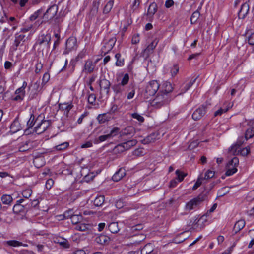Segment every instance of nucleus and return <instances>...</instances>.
<instances>
[{"label":"nucleus","mask_w":254,"mask_h":254,"mask_svg":"<svg viewBox=\"0 0 254 254\" xmlns=\"http://www.w3.org/2000/svg\"><path fill=\"white\" fill-rule=\"evenodd\" d=\"M32 193V190L31 189H28L24 190L22 192V194L23 197L28 198L31 195Z\"/></svg>","instance_id":"nucleus-51"},{"label":"nucleus","mask_w":254,"mask_h":254,"mask_svg":"<svg viewBox=\"0 0 254 254\" xmlns=\"http://www.w3.org/2000/svg\"><path fill=\"white\" fill-rule=\"evenodd\" d=\"M35 120V116L33 114H31L29 120L27 122V126L28 128H31L35 124H36Z\"/></svg>","instance_id":"nucleus-43"},{"label":"nucleus","mask_w":254,"mask_h":254,"mask_svg":"<svg viewBox=\"0 0 254 254\" xmlns=\"http://www.w3.org/2000/svg\"><path fill=\"white\" fill-rule=\"evenodd\" d=\"M175 173L177 176V179L179 182L182 181L184 178L187 176V173H184L182 171H181L179 170H177L175 172Z\"/></svg>","instance_id":"nucleus-38"},{"label":"nucleus","mask_w":254,"mask_h":254,"mask_svg":"<svg viewBox=\"0 0 254 254\" xmlns=\"http://www.w3.org/2000/svg\"><path fill=\"white\" fill-rule=\"evenodd\" d=\"M116 41V39L115 38H110L108 40V41L105 42L104 43V46L102 48V51L103 52H104L105 54L108 53L110 51L113 47H114L115 42Z\"/></svg>","instance_id":"nucleus-13"},{"label":"nucleus","mask_w":254,"mask_h":254,"mask_svg":"<svg viewBox=\"0 0 254 254\" xmlns=\"http://www.w3.org/2000/svg\"><path fill=\"white\" fill-rule=\"evenodd\" d=\"M86 52L87 50L85 48H84L75 57V61H78L79 59H83L86 56L87 53Z\"/></svg>","instance_id":"nucleus-48"},{"label":"nucleus","mask_w":254,"mask_h":254,"mask_svg":"<svg viewBox=\"0 0 254 254\" xmlns=\"http://www.w3.org/2000/svg\"><path fill=\"white\" fill-rule=\"evenodd\" d=\"M153 251L152 245L150 243L146 244L141 250V254H149Z\"/></svg>","instance_id":"nucleus-29"},{"label":"nucleus","mask_w":254,"mask_h":254,"mask_svg":"<svg viewBox=\"0 0 254 254\" xmlns=\"http://www.w3.org/2000/svg\"><path fill=\"white\" fill-rule=\"evenodd\" d=\"M215 175V172L208 170L206 171L205 174L203 179H209L214 177Z\"/></svg>","instance_id":"nucleus-53"},{"label":"nucleus","mask_w":254,"mask_h":254,"mask_svg":"<svg viewBox=\"0 0 254 254\" xmlns=\"http://www.w3.org/2000/svg\"><path fill=\"white\" fill-rule=\"evenodd\" d=\"M249 11V5L247 3L243 4L238 13V17L240 19H244L248 13Z\"/></svg>","instance_id":"nucleus-19"},{"label":"nucleus","mask_w":254,"mask_h":254,"mask_svg":"<svg viewBox=\"0 0 254 254\" xmlns=\"http://www.w3.org/2000/svg\"><path fill=\"white\" fill-rule=\"evenodd\" d=\"M108 229L112 233H117L120 230L117 222L111 223L108 226Z\"/></svg>","instance_id":"nucleus-26"},{"label":"nucleus","mask_w":254,"mask_h":254,"mask_svg":"<svg viewBox=\"0 0 254 254\" xmlns=\"http://www.w3.org/2000/svg\"><path fill=\"white\" fill-rule=\"evenodd\" d=\"M51 40V35L50 33L42 34L38 36L34 46H39V48L45 46L47 48H49Z\"/></svg>","instance_id":"nucleus-4"},{"label":"nucleus","mask_w":254,"mask_h":254,"mask_svg":"<svg viewBox=\"0 0 254 254\" xmlns=\"http://www.w3.org/2000/svg\"><path fill=\"white\" fill-rule=\"evenodd\" d=\"M248 41L250 45H254V32L252 33L248 38Z\"/></svg>","instance_id":"nucleus-64"},{"label":"nucleus","mask_w":254,"mask_h":254,"mask_svg":"<svg viewBox=\"0 0 254 254\" xmlns=\"http://www.w3.org/2000/svg\"><path fill=\"white\" fill-rule=\"evenodd\" d=\"M1 200L3 204L11 205L13 199L10 195L3 194L1 197Z\"/></svg>","instance_id":"nucleus-25"},{"label":"nucleus","mask_w":254,"mask_h":254,"mask_svg":"<svg viewBox=\"0 0 254 254\" xmlns=\"http://www.w3.org/2000/svg\"><path fill=\"white\" fill-rule=\"evenodd\" d=\"M116 59L115 64L117 66H123L124 65L125 60L124 59H121V55L120 53H117L115 56Z\"/></svg>","instance_id":"nucleus-30"},{"label":"nucleus","mask_w":254,"mask_h":254,"mask_svg":"<svg viewBox=\"0 0 254 254\" xmlns=\"http://www.w3.org/2000/svg\"><path fill=\"white\" fill-rule=\"evenodd\" d=\"M179 70V67L178 64H174L172 67H171L170 70V73L171 74L172 77H175Z\"/></svg>","instance_id":"nucleus-45"},{"label":"nucleus","mask_w":254,"mask_h":254,"mask_svg":"<svg viewBox=\"0 0 254 254\" xmlns=\"http://www.w3.org/2000/svg\"><path fill=\"white\" fill-rule=\"evenodd\" d=\"M54 181L52 179H49L47 180L45 187L47 189L50 190L54 185Z\"/></svg>","instance_id":"nucleus-57"},{"label":"nucleus","mask_w":254,"mask_h":254,"mask_svg":"<svg viewBox=\"0 0 254 254\" xmlns=\"http://www.w3.org/2000/svg\"><path fill=\"white\" fill-rule=\"evenodd\" d=\"M95 66V63H93L91 60H87L85 62V64L82 71L85 72L86 74H90L94 71Z\"/></svg>","instance_id":"nucleus-11"},{"label":"nucleus","mask_w":254,"mask_h":254,"mask_svg":"<svg viewBox=\"0 0 254 254\" xmlns=\"http://www.w3.org/2000/svg\"><path fill=\"white\" fill-rule=\"evenodd\" d=\"M157 11V5L155 2L151 3L148 9L146 14L147 20L149 21H152L153 18V15Z\"/></svg>","instance_id":"nucleus-12"},{"label":"nucleus","mask_w":254,"mask_h":254,"mask_svg":"<svg viewBox=\"0 0 254 254\" xmlns=\"http://www.w3.org/2000/svg\"><path fill=\"white\" fill-rule=\"evenodd\" d=\"M122 86V85H121L120 84L114 85L112 87V88H113L114 92H115L116 94H117V93H120L122 92V91L123 90Z\"/></svg>","instance_id":"nucleus-54"},{"label":"nucleus","mask_w":254,"mask_h":254,"mask_svg":"<svg viewBox=\"0 0 254 254\" xmlns=\"http://www.w3.org/2000/svg\"><path fill=\"white\" fill-rule=\"evenodd\" d=\"M88 226L89 225L88 224L79 223L76 225L75 229L78 231H85L88 229Z\"/></svg>","instance_id":"nucleus-41"},{"label":"nucleus","mask_w":254,"mask_h":254,"mask_svg":"<svg viewBox=\"0 0 254 254\" xmlns=\"http://www.w3.org/2000/svg\"><path fill=\"white\" fill-rule=\"evenodd\" d=\"M245 226V221L244 220L241 219L237 221L233 228V232L236 234L241 230Z\"/></svg>","instance_id":"nucleus-24"},{"label":"nucleus","mask_w":254,"mask_h":254,"mask_svg":"<svg viewBox=\"0 0 254 254\" xmlns=\"http://www.w3.org/2000/svg\"><path fill=\"white\" fill-rule=\"evenodd\" d=\"M43 68V64L41 63H37L35 65V72L36 73H39Z\"/></svg>","instance_id":"nucleus-59"},{"label":"nucleus","mask_w":254,"mask_h":254,"mask_svg":"<svg viewBox=\"0 0 254 254\" xmlns=\"http://www.w3.org/2000/svg\"><path fill=\"white\" fill-rule=\"evenodd\" d=\"M77 40L76 37H70L66 41L65 44V49L64 52V54H68L70 51L76 49Z\"/></svg>","instance_id":"nucleus-7"},{"label":"nucleus","mask_w":254,"mask_h":254,"mask_svg":"<svg viewBox=\"0 0 254 254\" xmlns=\"http://www.w3.org/2000/svg\"><path fill=\"white\" fill-rule=\"evenodd\" d=\"M50 74L49 73L46 72L44 74L42 78V83L45 84L50 79Z\"/></svg>","instance_id":"nucleus-60"},{"label":"nucleus","mask_w":254,"mask_h":254,"mask_svg":"<svg viewBox=\"0 0 254 254\" xmlns=\"http://www.w3.org/2000/svg\"><path fill=\"white\" fill-rule=\"evenodd\" d=\"M207 198V195L205 194H200L197 197L191 200L188 202L186 205V209L192 210L194 206H197L201 202L205 200Z\"/></svg>","instance_id":"nucleus-6"},{"label":"nucleus","mask_w":254,"mask_h":254,"mask_svg":"<svg viewBox=\"0 0 254 254\" xmlns=\"http://www.w3.org/2000/svg\"><path fill=\"white\" fill-rule=\"evenodd\" d=\"M74 212L73 209H69L67 211H66L64 215L63 216L65 219H68V218H71L72 216H73Z\"/></svg>","instance_id":"nucleus-50"},{"label":"nucleus","mask_w":254,"mask_h":254,"mask_svg":"<svg viewBox=\"0 0 254 254\" xmlns=\"http://www.w3.org/2000/svg\"><path fill=\"white\" fill-rule=\"evenodd\" d=\"M69 146V143L67 142H65L64 143H62L60 144H59L58 145H56L55 146V149L57 150L61 151L64 149H66Z\"/></svg>","instance_id":"nucleus-46"},{"label":"nucleus","mask_w":254,"mask_h":254,"mask_svg":"<svg viewBox=\"0 0 254 254\" xmlns=\"http://www.w3.org/2000/svg\"><path fill=\"white\" fill-rule=\"evenodd\" d=\"M54 242L59 244L61 247L65 249H68L70 245L68 240L63 237H58L54 239Z\"/></svg>","instance_id":"nucleus-16"},{"label":"nucleus","mask_w":254,"mask_h":254,"mask_svg":"<svg viewBox=\"0 0 254 254\" xmlns=\"http://www.w3.org/2000/svg\"><path fill=\"white\" fill-rule=\"evenodd\" d=\"M134 131V128L133 127L129 126L126 127L121 132V135H127L128 134H131Z\"/></svg>","instance_id":"nucleus-36"},{"label":"nucleus","mask_w":254,"mask_h":254,"mask_svg":"<svg viewBox=\"0 0 254 254\" xmlns=\"http://www.w3.org/2000/svg\"><path fill=\"white\" fill-rule=\"evenodd\" d=\"M119 128L118 127H114L113 128V129L111 131L110 133L106 134V135H101L99 137V139L101 142L104 141L105 140H107V139L112 137L113 136H115L117 135L118 133L119 132Z\"/></svg>","instance_id":"nucleus-18"},{"label":"nucleus","mask_w":254,"mask_h":254,"mask_svg":"<svg viewBox=\"0 0 254 254\" xmlns=\"http://www.w3.org/2000/svg\"><path fill=\"white\" fill-rule=\"evenodd\" d=\"M58 10V6L54 4L51 6L44 13L43 18L45 21L53 19L56 15Z\"/></svg>","instance_id":"nucleus-8"},{"label":"nucleus","mask_w":254,"mask_h":254,"mask_svg":"<svg viewBox=\"0 0 254 254\" xmlns=\"http://www.w3.org/2000/svg\"><path fill=\"white\" fill-rule=\"evenodd\" d=\"M250 152V147L248 146L243 149H242L240 151V153L242 155L245 156H247Z\"/></svg>","instance_id":"nucleus-56"},{"label":"nucleus","mask_w":254,"mask_h":254,"mask_svg":"<svg viewBox=\"0 0 254 254\" xmlns=\"http://www.w3.org/2000/svg\"><path fill=\"white\" fill-rule=\"evenodd\" d=\"M82 219L81 215L74 214L70 218L71 221L73 224H78Z\"/></svg>","instance_id":"nucleus-35"},{"label":"nucleus","mask_w":254,"mask_h":254,"mask_svg":"<svg viewBox=\"0 0 254 254\" xmlns=\"http://www.w3.org/2000/svg\"><path fill=\"white\" fill-rule=\"evenodd\" d=\"M128 81H129V75L127 73H126L124 75L120 84L122 86H124L127 84V83L128 82Z\"/></svg>","instance_id":"nucleus-55"},{"label":"nucleus","mask_w":254,"mask_h":254,"mask_svg":"<svg viewBox=\"0 0 254 254\" xmlns=\"http://www.w3.org/2000/svg\"><path fill=\"white\" fill-rule=\"evenodd\" d=\"M105 199L103 195H99L96 197L94 201V205L96 206H101L104 202Z\"/></svg>","instance_id":"nucleus-32"},{"label":"nucleus","mask_w":254,"mask_h":254,"mask_svg":"<svg viewBox=\"0 0 254 254\" xmlns=\"http://www.w3.org/2000/svg\"><path fill=\"white\" fill-rule=\"evenodd\" d=\"M43 12V10L42 9H41L34 12V13L30 17V20L34 21L40 15L42 14Z\"/></svg>","instance_id":"nucleus-47"},{"label":"nucleus","mask_w":254,"mask_h":254,"mask_svg":"<svg viewBox=\"0 0 254 254\" xmlns=\"http://www.w3.org/2000/svg\"><path fill=\"white\" fill-rule=\"evenodd\" d=\"M137 141L135 139L128 140L125 142L123 143V147L125 148L126 150L130 149L131 147L135 146L137 143Z\"/></svg>","instance_id":"nucleus-31"},{"label":"nucleus","mask_w":254,"mask_h":254,"mask_svg":"<svg viewBox=\"0 0 254 254\" xmlns=\"http://www.w3.org/2000/svg\"><path fill=\"white\" fill-rule=\"evenodd\" d=\"M110 119V117H109L107 113L99 114L97 117V120L100 124L104 123L108 121Z\"/></svg>","instance_id":"nucleus-27"},{"label":"nucleus","mask_w":254,"mask_h":254,"mask_svg":"<svg viewBox=\"0 0 254 254\" xmlns=\"http://www.w3.org/2000/svg\"><path fill=\"white\" fill-rule=\"evenodd\" d=\"M173 89L172 84L170 82H167L165 84L164 90L162 92L169 94L173 91Z\"/></svg>","instance_id":"nucleus-44"},{"label":"nucleus","mask_w":254,"mask_h":254,"mask_svg":"<svg viewBox=\"0 0 254 254\" xmlns=\"http://www.w3.org/2000/svg\"><path fill=\"white\" fill-rule=\"evenodd\" d=\"M114 1L112 0L109 1L104 6L103 12L104 13H108L112 9L113 6Z\"/></svg>","instance_id":"nucleus-37"},{"label":"nucleus","mask_w":254,"mask_h":254,"mask_svg":"<svg viewBox=\"0 0 254 254\" xmlns=\"http://www.w3.org/2000/svg\"><path fill=\"white\" fill-rule=\"evenodd\" d=\"M156 139V134L155 133H152L147 137H146L143 140L142 143L143 144H149L151 142H153Z\"/></svg>","instance_id":"nucleus-28"},{"label":"nucleus","mask_w":254,"mask_h":254,"mask_svg":"<svg viewBox=\"0 0 254 254\" xmlns=\"http://www.w3.org/2000/svg\"><path fill=\"white\" fill-rule=\"evenodd\" d=\"M131 116L133 118L137 120L140 122H143L144 121V118L142 116L140 115L139 114H138L137 113H132L131 115Z\"/></svg>","instance_id":"nucleus-52"},{"label":"nucleus","mask_w":254,"mask_h":254,"mask_svg":"<svg viewBox=\"0 0 254 254\" xmlns=\"http://www.w3.org/2000/svg\"><path fill=\"white\" fill-rule=\"evenodd\" d=\"M96 99L95 94L93 93L89 94L88 97V102L91 105H94Z\"/></svg>","instance_id":"nucleus-49"},{"label":"nucleus","mask_w":254,"mask_h":254,"mask_svg":"<svg viewBox=\"0 0 254 254\" xmlns=\"http://www.w3.org/2000/svg\"><path fill=\"white\" fill-rule=\"evenodd\" d=\"M6 244L11 247H19L22 245V242L16 240H9L5 242Z\"/></svg>","instance_id":"nucleus-39"},{"label":"nucleus","mask_w":254,"mask_h":254,"mask_svg":"<svg viewBox=\"0 0 254 254\" xmlns=\"http://www.w3.org/2000/svg\"><path fill=\"white\" fill-rule=\"evenodd\" d=\"M15 94L16 95H19L24 97L25 95V91L21 88H19L16 90Z\"/></svg>","instance_id":"nucleus-63"},{"label":"nucleus","mask_w":254,"mask_h":254,"mask_svg":"<svg viewBox=\"0 0 254 254\" xmlns=\"http://www.w3.org/2000/svg\"><path fill=\"white\" fill-rule=\"evenodd\" d=\"M111 86L110 82L106 79H102L100 82V87L101 90H104L106 94L108 95Z\"/></svg>","instance_id":"nucleus-21"},{"label":"nucleus","mask_w":254,"mask_h":254,"mask_svg":"<svg viewBox=\"0 0 254 254\" xmlns=\"http://www.w3.org/2000/svg\"><path fill=\"white\" fill-rule=\"evenodd\" d=\"M239 164V159L237 157H233L227 164V170L225 173L227 176H231L237 171V167Z\"/></svg>","instance_id":"nucleus-5"},{"label":"nucleus","mask_w":254,"mask_h":254,"mask_svg":"<svg viewBox=\"0 0 254 254\" xmlns=\"http://www.w3.org/2000/svg\"><path fill=\"white\" fill-rule=\"evenodd\" d=\"M158 42L157 39H154L142 52L143 56L146 58H148L150 55L152 53L153 50L156 47Z\"/></svg>","instance_id":"nucleus-10"},{"label":"nucleus","mask_w":254,"mask_h":254,"mask_svg":"<svg viewBox=\"0 0 254 254\" xmlns=\"http://www.w3.org/2000/svg\"><path fill=\"white\" fill-rule=\"evenodd\" d=\"M170 101L171 97L169 94L159 92L156 97L153 100L151 105L155 108H160L168 104Z\"/></svg>","instance_id":"nucleus-1"},{"label":"nucleus","mask_w":254,"mask_h":254,"mask_svg":"<svg viewBox=\"0 0 254 254\" xmlns=\"http://www.w3.org/2000/svg\"><path fill=\"white\" fill-rule=\"evenodd\" d=\"M22 129L20 123L16 118L10 126V131L13 133H16Z\"/></svg>","instance_id":"nucleus-22"},{"label":"nucleus","mask_w":254,"mask_h":254,"mask_svg":"<svg viewBox=\"0 0 254 254\" xmlns=\"http://www.w3.org/2000/svg\"><path fill=\"white\" fill-rule=\"evenodd\" d=\"M25 41V35L23 34L16 33L15 35V40L13 46H15V50H16L19 46L23 45Z\"/></svg>","instance_id":"nucleus-15"},{"label":"nucleus","mask_w":254,"mask_h":254,"mask_svg":"<svg viewBox=\"0 0 254 254\" xmlns=\"http://www.w3.org/2000/svg\"><path fill=\"white\" fill-rule=\"evenodd\" d=\"M59 109L64 111V114L68 116L69 111L73 107V105L71 102L68 103H61L59 105Z\"/></svg>","instance_id":"nucleus-17"},{"label":"nucleus","mask_w":254,"mask_h":254,"mask_svg":"<svg viewBox=\"0 0 254 254\" xmlns=\"http://www.w3.org/2000/svg\"><path fill=\"white\" fill-rule=\"evenodd\" d=\"M35 122L36 126L34 127V131L38 134H41L45 131L51 124L50 121L41 120L39 117L36 119Z\"/></svg>","instance_id":"nucleus-2"},{"label":"nucleus","mask_w":254,"mask_h":254,"mask_svg":"<svg viewBox=\"0 0 254 254\" xmlns=\"http://www.w3.org/2000/svg\"><path fill=\"white\" fill-rule=\"evenodd\" d=\"M126 175V170L124 168H120L112 177V180L115 182L121 180Z\"/></svg>","instance_id":"nucleus-20"},{"label":"nucleus","mask_w":254,"mask_h":254,"mask_svg":"<svg viewBox=\"0 0 254 254\" xmlns=\"http://www.w3.org/2000/svg\"><path fill=\"white\" fill-rule=\"evenodd\" d=\"M254 136V127H251L246 131L245 137L246 140L251 138Z\"/></svg>","instance_id":"nucleus-34"},{"label":"nucleus","mask_w":254,"mask_h":254,"mask_svg":"<svg viewBox=\"0 0 254 254\" xmlns=\"http://www.w3.org/2000/svg\"><path fill=\"white\" fill-rule=\"evenodd\" d=\"M28 209V204H19L15 203L13 207V212L16 214L24 213Z\"/></svg>","instance_id":"nucleus-14"},{"label":"nucleus","mask_w":254,"mask_h":254,"mask_svg":"<svg viewBox=\"0 0 254 254\" xmlns=\"http://www.w3.org/2000/svg\"><path fill=\"white\" fill-rule=\"evenodd\" d=\"M110 240V238L105 235H100L95 238L96 242L101 245L108 244Z\"/></svg>","instance_id":"nucleus-23"},{"label":"nucleus","mask_w":254,"mask_h":254,"mask_svg":"<svg viewBox=\"0 0 254 254\" xmlns=\"http://www.w3.org/2000/svg\"><path fill=\"white\" fill-rule=\"evenodd\" d=\"M200 15V13L198 10L194 12L190 17L191 23H195L199 18Z\"/></svg>","instance_id":"nucleus-42"},{"label":"nucleus","mask_w":254,"mask_h":254,"mask_svg":"<svg viewBox=\"0 0 254 254\" xmlns=\"http://www.w3.org/2000/svg\"><path fill=\"white\" fill-rule=\"evenodd\" d=\"M196 79V78L193 79H191L190 81L185 86L181 89V92L179 94H182L183 93H185L186 91H187L191 87V86L194 83Z\"/></svg>","instance_id":"nucleus-33"},{"label":"nucleus","mask_w":254,"mask_h":254,"mask_svg":"<svg viewBox=\"0 0 254 254\" xmlns=\"http://www.w3.org/2000/svg\"><path fill=\"white\" fill-rule=\"evenodd\" d=\"M203 179V178H198L197 181L192 187V190H195L197 189L202 184V180Z\"/></svg>","instance_id":"nucleus-58"},{"label":"nucleus","mask_w":254,"mask_h":254,"mask_svg":"<svg viewBox=\"0 0 254 254\" xmlns=\"http://www.w3.org/2000/svg\"><path fill=\"white\" fill-rule=\"evenodd\" d=\"M228 110V109H222L220 108V109L216 111L214 113L215 116H220L222 113L226 112Z\"/></svg>","instance_id":"nucleus-61"},{"label":"nucleus","mask_w":254,"mask_h":254,"mask_svg":"<svg viewBox=\"0 0 254 254\" xmlns=\"http://www.w3.org/2000/svg\"><path fill=\"white\" fill-rule=\"evenodd\" d=\"M29 142L26 141L24 143H21L19 146V151L20 152H25L27 150H28L30 149V146H29Z\"/></svg>","instance_id":"nucleus-40"},{"label":"nucleus","mask_w":254,"mask_h":254,"mask_svg":"<svg viewBox=\"0 0 254 254\" xmlns=\"http://www.w3.org/2000/svg\"><path fill=\"white\" fill-rule=\"evenodd\" d=\"M206 106L202 105L196 109L192 115V119L195 121L201 119L206 114Z\"/></svg>","instance_id":"nucleus-9"},{"label":"nucleus","mask_w":254,"mask_h":254,"mask_svg":"<svg viewBox=\"0 0 254 254\" xmlns=\"http://www.w3.org/2000/svg\"><path fill=\"white\" fill-rule=\"evenodd\" d=\"M159 88V84L156 80H152L149 82L146 87L144 93V97L149 99L154 96Z\"/></svg>","instance_id":"nucleus-3"},{"label":"nucleus","mask_w":254,"mask_h":254,"mask_svg":"<svg viewBox=\"0 0 254 254\" xmlns=\"http://www.w3.org/2000/svg\"><path fill=\"white\" fill-rule=\"evenodd\" d=\"M140 41L139 35L136 34L133 36L131 42L133 44H136L139 43Z\"/></svg>","instance_id":"nucleus-62"}]
</instances>
